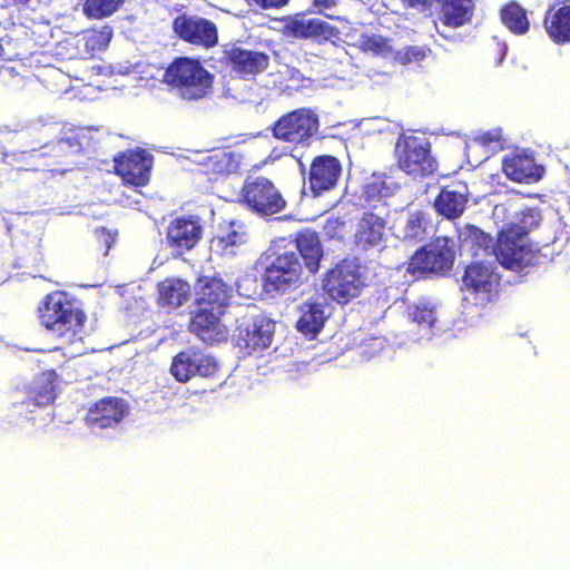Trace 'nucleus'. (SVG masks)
Returning <instances> with one entry per match:
<instances>
[{
  "instance_id": "f257e3e1",
  "label": "nucleus",
  "mask_w": 570,
  "mask_h": 570,
  "mask_svg": "<svg viewBox=\"0 0 570 570\" xmlns=\"http://www.w3.org/2000/svg\"><path fill=\"white\" fill-rule=\"evenodd\" d=\"M291 244L293 248L275 253L264 267L262 283L266 293L295 291L320 271L324 250L316 232L299 230Z\"/></svg>"
},
{
  "instance_id": "f03ea898",
  "label": "nucleus",
  "mask_w": 570,
  "mask_h": 570,
  "mask_svg": "<svg viewBox=\"0 0 570 570\" xmlns=\"http://www.w3.org/2000/svg\"><path fill=\"white\" fill-rule=\"evenodd\" d=\"M40 326L63 343L81 341L87 315L79 302L71 294L56 289L40 301L37 307Z\"/></svg>"
},
{
  "instance_id": "7ed1b4c3",
  "label": "nucleus",
  "mask_w": 570,
  "mask_h": 570,
  "mask_svg": "<svg viewBox=\"0 0 570 570\" xmlns=\"http://www.w3.org/2000/svg\"><path fill=\"white\" fill-rule=\"evenodd\" d=\"M454 261V240L448 236H436L410 256L405 272L416 279L441 276L452 269Z\"/></svg>"
},
{
  "instance_id": "20e7f679",
  "label": "nucleus",
  "mask_w": 570,
  "mask_h": 570,
  "mask_svg": "<svg viewBox=\"0 0 570 570\" xmlns=\"http://www.w3.org/2000/svg\"><path fill=\"white\" fill-rule=\"evenodd\" d=\"M238 202L250 213L268 217L283 212L287 202L276 184L268 177L248 174L239 189Z\"/></svg>"
},
{
  "instance_id": "39448f33",
  "label": "nucleus",
  "mask_w": 570,
  "mask_h": 570,
  "mask_svg": "<svg viewBox=\"0 0 570 570\" xmlns=\"http://www.w3.org/2000/svg\"><path fill=\"white\" fill-rule=\"evenodd\" d=\"M394 158L399 169L414 178H424L438 170L430 140L414 134H400L394 146Z\"/></svg>"
},
{
  "instance_id": "423d86ee",
  "label": "nucleus",
  "mask_w": 570,
  "mask_h": 570,
  "mask_svg": "<svg viewBox=\"0 0 570 570\" xmlns=\"http://www.w3.org/2000/svg\"><path fill=\"white\" fill-rule=\"evenodd\" d=\"M493 255L505 268L520 272L538 263V252L525 243V236L515 224H509L500 230Z\"/></svg>"
},
{
  "instance_id": "0eeeda50",
  "label": "nucleus",
  "mask_w": 570,
  "mask_h": 570,
  "mask_svg": "<svg viewBox=\"0 0 570 570\" xmlns=\"http://www.w3.org/2000/svg\"><path fill=\"white\" fill-rule=\"evenodd\" d=\"M364 286L361 266L344 258L328 269L323 278V291L338 304H346L357 297Z\"/></svg>"
},
{
  "instance_id": "6e6552de",
  "label": "nucleus",
  "mask_w": 570,
  "mask_h": 570,
  "mask_svg": "<svg viewBox=\"0 0 570 570\" xmlns=\"http://www.w3.org/2000/svg\"><path fill=\"white\" fill-rule=\"evenodd\" d=\"M271 129L278 140L302 144L317 132L318 119L306 109H296L278 118Z\"/></svg>"
},
{
  "instance_id": "1a4fd4ad",
  "label": "nucleus",
  "mask_w": 570,
  "mask_h": 570,
  "mask_svg": "<svg viewBox=\"0 0 570 570\" xmlns=\"http://www.w3.org/2000/svg\"><path fill=\"white\" fill-rule=\"evenodd\" d=\"M219 370L217 361L197 347H188L178 352L171 361L170 373L180 383L194 376L212 377Z\"/></svg>"
},
{
  "instance_id": "9d476101",
  "label": "nucleus",
  "mask_w": 570,
  "mask_h": 570,
  "mask_svg": "<svg viewBox=\"0 0 570 570\" xmlns=\"http://www.w3.org/2000/svg\"><path fill=\"white\" fill-rule=\"evenodd\" d=\"M386 216L379 214L374 208L362 213L355 223L353 233L354 248L360 253L381 250L386 242Z\"/></svg>"
},
{
  "instance_id": "9b49d317",
  "label": "nucleus",
  "mask_w": 570,
  "mask_h": 570,
  "mask_svg": "<svg viewBox=\"0 0 570 570\" xmlns=\"http://www.w3.org/2000/svg\"><path fill=\"white\" fill-rule=\"evenodd\" d=\"M500 276L483 263H472L462 276V291L470 293L478 304L485 305L499 295Z\"/></svg>"
},
{
  "instance_id": "f8f14e48",
  "label": "nucleus",
  "mask_w": 570,
  "mask_h": 570,
  "mask_svg": "<svg viewBox=\"0 0 570 570\" xmlns=\"http://www.w3.org/2000/svg\"><path fill=\"white\" fill-rule=\"evenodd\" d=\"M174 32L185 42L212 48L218 42L216 24L203 17L180 14L173 20Z\"/></svg>"
},
{
  "instance_id": "ddd939ff",
  "label": "nucleus",
  "mask_w": 570,
  "mask_h": 570,
  "mask_svg": "<svg viewBox=\"0 0 570 570\" xmlns=\"http://www.w3.org/2000/svg\"><path fill=\"white\" fill-rule=\"evenodd\" d=\"M153 166L151 156L136 149L119 153L114 157V171L124 184L142 187L149 183Z\"/></svg>"
},
{
  "instance_id": "4468645a",
  "label": "nucleus",
  "mask_w": 570,
  "mask_h": 570,
  "mask_svg": "<svg viewBox=\"0 0 570 570\" xmlns=\"http://www.w3.org/2000/svg\"><path fill=\"white\" fill-rule=\"evenodd\" d=\"M275 333V322L263 315L242 322L236 328V344L253 353L263 351L272 344Z\"/></svg>"
},
{
  "instance_id": "2eb2a0df",
  "label": "nucleus",
  "mask_w": 570,
  "mask_h": 570,
  "mask_svg": "<svg viewBox=\"0 0 570 570\" xmlns=\"http://www.w3.org/2000/svg\"><path fill=\"white\" fill-rule=\"evenodd\" d=\"M224 312L196 307L191 313L188 330L206 344L213 345L226 342L228 328L222 322Z\"/></svg>"
},
{
  "instance_id": "dca6fc26",
  "label": "nucleus",
  "mask_w": 570,
  "mask_h": 570,
  "mask_svg": "<svg viewBox=\"0 0 570 570\" xmlns=\"http://www.w3.org/2000/svg\"><path fill=\"white\" fill-rule=\"evenodd\" d=\"M129 412L126 400L117 396H106L95 402L85 416L89 428L110 429L118 425Z\"/></svg>"
},
{
  "instance_id": "f3484780",
  "label": "nucleus",
  "mask_w": 570,
  "mask_h": 570,
  "mask_svg": "<svg viewBox=\"0 0 570 570\" xmlns=\"http://www.w3.org/2000/svg\"><path fill=\"white\" fill-rule=\"evenodd\" d=\"M342 175L341 161L332 155L316 156L309 166L308 187L314 196L332 190Z\"/></svg>"
},
{
  "instance_id": "a211bd4d",
  "label": "nucleus",
  "mask_w": 570,
  "mask_h": 570,
  "mask_svg": "<svg viewBox=\"0 0 570 570\" xmlns=\"http://www.w3.org/2000/svg\"><path fill=\"white\" fill-rule=\"evenodd\" d=\"M230 299V287L219 276H199L196 284L195 306L225 313Z\"/></svg>"
},
{
  "instance_id": "6ab92c4d",
  "label": "nucleus",
  "mask_w": 570,
  "mask_h": 570,
  "mask_svg": "<svg viewBox=\"0 0 570 570\" xmlns=\"http://www.w3.org/2000/svg\"><path fill=\"white\" fill-rule=\"evenodd\" d=\"M202 237L203 226L199 218L195 216L177 217L167 227V243L179 253L193 249Z\"/></svg>"
},
{
  "instance_id": "aec40b11",
  "label": "nucleus",
  "mask_w": 570,
  "mask_h": 570,
  "mask_svg": "<svg viewBox=\"0 0 570 570\" xmlns=\"http://www.w3.org/2000/svg\"><path fill=\"white\" fill-rule=\"evenodd\" d=\"M161 82L175 89L183 99L197 100L210 91L213 73H163Z\"/></svg>"
},
{
  "instance_id": "412c9836",
  "label": "nucleus",
  "mask_w": 570,
  "mask_h": 570,
  "mask_svg": "<svg viewBox=\"0 0 570 570\" xmlns=\"http://www.w3.org/2000/svg\"><path fill=\"white\" fill-rule=\"evenodd\" d=\"M502 170L510 180L525 184L539 181L544 174V168L532 156L519 153L503 158Z\"/></svg>"
},
{
  "instance_id": "4be33fe9",
  "label": "nucleus",
  "mask_w": 570,
  "mask_h": 570,
  "mask_svg": "<svg viewBox=\"0 0 570 570\" xmlns=\"http://www.w3.org/2000/svg\"><path fill=\"white\" fill-rule=\"evenodd\" d=\"M190 296V285L178 277H166L156 284V303L159 307L175 309Z\"/></svg>"
},
{
  "instance_id": "5701e85b",
  "label": "nucleus",
  "mask_w": 570,
  "mask_h": 570,
  "mask_svg": "<svg viewBox=\"0 0 570 570\" xmlns=\"http://www.w3.org/2000/svg\"><path fill=\"white\" fill-rule=\"evenodd\" d=\"M468 202L465 186H462V190L444 186L434 198L433 206L441 217L448 220H454L462 216Z\"/></svg>"
},
{
  "instance_id": "b1692460",
  "label": "nucleus",
  "mask_w": 570,
  "mask_h": 570,
  "mask_svg": "<svg viewBox=\"0 0 570 570\" xmlns=\"http://www.w3.org/2000/svg\"><path fill=\"white\" fill-rule=\"evenodd\" d=\"M199 167L202 174L207 176L209 180H217L220 177L236 173L239 168V161L233 151L216 149L203 158Z\"/></svg>"
},
{
  "instance_id": "393cba45",
  "label": "nucleus",
  "mask_w": 570,
  "mask_h": 570,
  "mask_svg": "<svg viewBox=\"0 0 570 570\" xmlns=\"http://www.w3.org/2000/svg\"><path fill=\"white\" fill-rule=\"evenodd\" d=\"M326 318L325 305L323 303L306 301L299 306L296 328L303 335L314 337L323 328Z\"/></svg>"
},
{
  "instance_id": "a878e982",
  "label": "nucleus",
  "mask_w": 570,
  "mask_h": 570,
  "mask_svg": "<svg viewBox=\"0 0 570 570\" xmlns=\"http://www.w3.org/2000/svg\"><path fill=\"white\" fill-rule=\"evenodd\" d=\"M57 379L55 370L42 371L28 389L27 403L36 406L52 403L56 397Z\"/></svg>"
},
{
  "instance_id": "bb28decb",
  "label": "nucleus",
  "mask_w": 570,
  "mask_h": 570,
  "mask_svg": "<svg viewBox=\"0 0 570 570\" xmlns=\"http://www.w3.org/2000/svg\"><path fill=\"white\" fill-rule=\"evenodd\" d=\"M433 229L431 215L422 209L410 212L401 229V238L410 243L424 240Z\"/></svg>"
},
{
  "instance_id": "cd10ccee",
  "label": "nucleus",
  "mask_w": 570,
  "mask_h": 570,
  "mask_svg": "<svg viewBox=\"0 0 570 570\" xmlns=\"http://www.w3.org/2000/svg\"><path fill=\"white\" fill-rule=\"evenodd\" d=\"M331 29L327 22L318 18H308L306 16H296L289 19L285 26L286 35L301 39L321 36L327 37Z\"/></svg>"
},
{
  "instance_id": "c85d7f7f",
  "label": "nucleus",
  "mask_w": 570,
  "mask_h": 570,
  "mask_svg": "<svg viewBox=\"0 0 570 570\" xmlns=\"http://www.w3.org/2000/svg\"><path fill=\"white\" fill-rule=\"evenodd\" d=\"M224 56L233 71H262L268 66V57L257 51L233 48L224 51Z\"/></svg>"
},
{
  "instance_id": "c756f323",
  "label": "nucleus",
  "mask_w": 570,
  "mask_h": 570,
  "mask_svg": "<svg viewBox=\"0 0 570 570\" xmlns=\"http://www.w3.org/2000/svg\"><path fill=\"white\" fill-rule=\"evenodd\" d=\"M544 27L550 38L557 43L570 42V6H562L556 11L549 8Z\"/></svg>"
},
{
  "instance_id": "7c9ffc66",
  "label": "nucleus",
  "mask_w": 570,
  "mask_h": 570,
  "mask_svg": "<svg viewBox=\"0 0 570 570\" xmlns=\"http://www.w3.org/2000/svg\"><path fill=\"white\" fill-rule=\"evenodd\" d=\"M215 242L223 253L233 254L235 247L247 242L246 226L240 222L230 220L220 227Z\"/></svg>"
},
{
  "instance_id": "2f4dec72",
  "label": "nucleus",
  "mask_w": 570,
  "mask_h": 570,
  "mask_svg": "<svg viewBox=\"0 0 570 570\" xmlns=\"http://www.w3.org/2000/svg\"><path fill=\"white\" fill-rule=\"evenodd\" d=\"M501 20L515 35H523L529 30L527 12L518 2L512 1L502 8Z\"/></svg>"
},
{
  "instance_id": "473e14b6",
  "label": "nucleus",
  "mask_w": 570,
  "mask_h": 570,
  "mask_svg": "<svg viewBox=\"0 0 570 570\" xmlns=\"http://www.w3.org/2000/svg\"><path fill=\"white\" fill-rule=\"evenodd\" d=\"M431 49L426 46H405L393 53V60L403 67H423L422 62L425 61L430 55Z\"/></svg>"
},
{
  "instance_id": "72a5a7b5",
  "label": "nucleus",
  "mask_w": 570,
  "mask_h": 570,
  "mask_svg": "<svg viewBox=\"0 0 570 570\" xmlns=\"http://www.w3.org/2000/svg\"><path fill=\"white\" fill-rule=\"evenodd\" d=\"M320 85L303 73H288V76L279 82V89L288 96L295 94L307 95L317 90Z\"/></svg>"
},
{
  "instance_id": "f704fd0d",
  "label": "nucleus",
  "mask_w": 570,
  "mask_h": 570,
  "mask_svg": "<svg viewBox=\"0 0 570 570\" xmlns=\"http://www.w3.org/2000/svg\"><path fill=\"white\" fill-rule=\"evenodd\" d=\"M464 242L470 245L474 255H478L479 250H482L485 254H493V247L495 245L493 238L478 226L468 225L465 227Z\"/></svg>"
},
{
  "instance_id": "c9c22d12",
  "label": "nucleus",
  "mask_w": 570,
  "mask_h": 570,
  "mask_svg": "<svg viewBox=\"0 0 570 570\" xmlns=\"http://www.w3.org/2000/svg\"><path fill=\"white\" fill-rule=\"evenodd\" d=\"M125 0H86L83 3V13L88 18L104 19L115 13Z\"/></svg>"
},
{
  "instance_id": "e433bc0d",
  "label": "nucleus",
  "mask_w": 570,
  "mask_h": 570,
  "mask_svg": "<svg viewBox=\"0 0 570 570\" xmlns=\"http://www.w3.org/2000/svg\"><path fill=\"white\" fill-rule=\"evenodd\" d=\"M59 76L63 85L68 82V86L61 87L59 90L65 94H71L73 98L79 96L80 91L83 89V86L88 81V77L85 78L71 73H59Z\"/></svg>"
},
{
  "instance_id": "4c0bfd02",
  "label": "nucleus",
  "mask_w": 570,
  "mask_h": 570,
  "mask_svg": "<svg viewBox=\"0 0 570 570\" xmlns=\"http://www.w3.org/2000/svg\"><path fill=\"white\" fill-rule=\"evenodd\" d=\"M165 71H207L199 59L189 57H177Z\"/></svg>"
},
{
  "instance_id": "58836bf2",
  "label": "nucleus",
  "mask_w": 570,
  "mask_h": 570,
  "mask_svg": "<svg viewBox=\"0 0 570 570\" xmlns=\"http://www.w3.org/2000/svg\"><path fill=\"white\" fill-rule=\"evenodd\" d=\"M412 320L417 325L430 328L436 321L435 309L429 305H417L412 312Z\"/></svg>"
},
{
  "instance_id": "ea45409f",
  "label": "nucleus",
  "mask_w": 570,
  "mask_h": 570,
  "mask_svg": "<svg viewBox=\"0 0 570 570\" xmlns=\"http://www.w3.org/2000/svg\"><path fill=\"white\" fill-rule=\"evenodd\" d=\"M541 222L540 212L535 208H527L522 210L520 223L515 224L518 229L522 232L524 236L530 232V229L537 227Z\"/></svg>"
},
{
  "instance_id": "a19ab883",
  "label": "nucleus",
  "mask_w": 570,
  "mask_h": 570,
  "mask_svg": "<svg viewBox=\"0 0 570 570\" xmlns=\"http://www.w3.org/2000/svg\"><path fill=\"white\" fill-rule=\"evenodd\" d=\"M324 233L330 238H342L345 229V222L340 217H330L324 224Z\"/></svg>"
},
{
  "instance_id": "79ce46f5",
  "label": "nucleus",
  "mask_w": 570,
  "mask_h": 570,
  "mask_svg": "<svg viewBox=\"0 0 570 570\" xmlns=\"http://www.w3.org/2000/svg\"><path fill=\"white\" fill-rule=\"evenodd\" d=\"M100 90V85L94 79V75L90 73L88 75V81L77 98L80 100H94Z\"/></svg>"
},
{
  "instance_id": "37998d69",
  "label": "nucleus",
  "mask_w": 570,
  "mask_h": 570,
  "mask_svg": "<svg viewBox=\"0 0 570 570\" xmlns=\"http://www.w3.org/2000/svg\"><path fill=\"white\" fill-rule=\"evenodd\" d=\"M476 141L484 147H492L493 144H501V137L495 131H487L478 136Z\"/></svg>"
},
{
  "instance_id": "c03bdc74",
  "label": "nucleus",
  "mask_w": 570,
  "mask_h": 570,
  "mask_svg": "<svg viewBox=\"0 0 570 570\" xmlns=\"http://www.w3.org/2000/svg\"><path fill=\"white\" fill-rule=\"evenodd\" d=\"M77 146H78V144H76V141H73V139L61 138V139L57 140L55 144H52L51 151L55 153L56 155H61L62 153L66 151V149H71Z\"/></svg>"
},
{
  "instance_id": "a18cd8bd",
  "label": "nucleus",
  "mask_w": 570,
  "mask_h": 570,
  "mask_svg": "<svg viewBox=\"0 0 570 570\" xmlns=\"http://www.w3.org/2000/svg\"><path fill=\"white\" fill-rule=\"evenodd\" d=\"M249 6H256L261 9L281 8L289 0H246Z\"/></svg>"
},
{
  "instance_id": "49530a36",
  "label": "nucleus",
  "mask_w": 570,
  "mask_h": 570,
  "mask_svg": "<svg viewBox=\"0 0 570 570\" xmlns=\"http://www.w3.org/2000/svg\"><path fill=\"white\" fill-rule=\"evenodd\" d=\"M111 37H112V29L110 27H105L102 29V31L100 32V37H99L100 40L98 41V43L107 45L111 40Z\"/></svg>"
},
{
  "instance_id": "de8ad7c7",
  "label": "nucleus",
  "mask_w": 570,
  "mask_h": 570,
  "mask_svg": "<svg viewBox=\"0 0 570 570\" xmlns=\"http://www.w3.org/2000/svg\"><path fill=\"white\" fill-rule=\"evenodd\" d=\"M254 73H240V72H237V73H229L230 76V81H234V82H238L240 80H245L246 79V76H253Z\"/></svg>"
},
{
  "instance_id": "09e8293b",
  "label": "nucleus",
  "mask_w": 570,
  "mask_h": 570,
  "mask_svg": "<svg viewBox=\"0 0 570 570\" xmlns=\"http://www.w3.org/2000/svg\"><path fill=\"white\" fill-rule=\"evenodd\" d=\"M315 4H322L326 8H330L334 4V0H314Z\"/></svg>"
},
{
  "instance_id": "8fccbe9b",
  "label": "nucleus",
  "mask_w": 570,
  "mask_h": 570,
  "mask_svg": "<svg viewBox=\"0 0 570 570\" xmlns=\"http://www.w3.org/2000/svg\"><path fill=\"white\" fill-rule=\"evenodd\" d=\"M385 42L384 41H375L374 45H373V49L377 52H383V47H385Z\"/></svg>"
},
{
  "instance_id": "3c124183",
  "label": "nucleus",
  "mask_w": 570,
  "mask_h": 570,
  "mask_svg": "<svg viewBox=\"0 0 570 570\" xmlns=\"http://www.w3.org/2000/svg\"><path fill=\"white\" fill-rule=\"evenodd\" d=\"M29 1L30 0H18V2L21 3V4H27V3H29Z\"/></svg>"
},
{
  "instance_id": "603ef678",
  "label": "nucleus",
  "mask_w": 570,
  "mask_h": 570,
  "mask_svg": "<svg viewBox=\"0 0 570 570\" xmlns=\"http://www.w3.org/2000/svg\"><path fill=\"white\" fill-rule=\"evenodd\" d=\"M92 71H101V68L98 66V67H92Z\"/></svg>"
}]
</instances>
